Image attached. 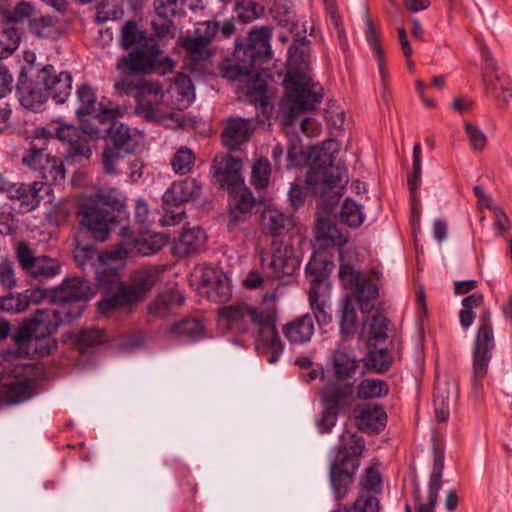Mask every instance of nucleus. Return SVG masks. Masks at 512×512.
<instances>
[{"label": "nucleus", "instance_id": "f257e3e1", "mask_svg": "<svg viewBox=\"0 0 512 512\" xmlns=\"http://www.w3.org/2000/svg\"><path fill=\"white\" fill-rule=\"evenodd\" d=\"M277 300L276 292L272 291L263 295L258 306L236 302L218 309L219 325L237 333L250 334L269 363L276 362L283 352L276 328Z\"/></svg>", "mask_w": 512, "mask_h": 512}, {"label": "nucleus", "instance_id": "f03ea898", "mask_svg": "<svg viewBox=\"0 0 512 512\" xmlns=\"http://www.w3.org/2000/svg\"><path fill=\"white\" fill-rule=\"evenodd\" d=\"M271 28L268 26L254 27L250 30L246 42H236L234 57L236 64L233 66L234 77L239 81L249 82L247 88V100L262 108L266 112L269 101L267 95V84L260 79L258 66L269 60L271 54L270 40Z\"/></svg>", "mask_w": 512, "mask_h": 512}, {"label": "nucleus", "instance_id": "7ed1b4c3", "mask_svg": "<svg viewBox=\"0 0 512 512\" xmlns=\"http://www.w3.org/2000/svg\"><path fill=\"white\" fill-rule=\"evenodd\" d=\"M126 208V199L118 189L104 188L94 196L82 198L77 215L91 236L103 242L109 237L110 224L126 217Z\"/></svg>", "mask_w": 512, "mask_h": 512}, {"label": "nucleus", "instance_id": "20e7f679", "mask_svg": "<svg viewBox=\"0 0 512 512\" xmlns=\"http://www.w3.org/2000/svg\"><path fill=\"white\" fill-rule=\"evenodd\" d=\"M286 95L280 103V114L286 125L292 124L301 113L310 111L322 99L321 88L307 72L289 69L284 79Z\"/></svg>", "mask_w": 512, "mask_h": 512}, {"label": "nucleus", "instance_id": "39448f33", "mask_svg": "<svg viewBox=\"0 0 512 512\" xmlns=\"http://www.w3.org/2000/svg\"><path fill=\"white\" fill-rule=\"evenodd\" d=\"M309 191L322 198L327 204L338 202L341 191L347 183L346 169L335 164L330 153L318 154L306 176Z\"/></svg>", "mask_w": 512, "mask_h": 512}, {"label": "nucleus", "instance_id": "423d86ee", "mask_svg": "<svg viewBox=\"0 0 512 512\" xmlns=\"http://www.w3.org/2000/svg\"><path fill=\"white\" fill-rule=\"evenodd\" d=\"M82 315V307L77 306L72 313L70 310H63L60 306L58 309L46 308L38 309L28 328L21 329L14 337L15 342L20 349L26 348L25 354L30 355L29 349L38 350V344L42 338H46L52 334L59 325L70 322Z\"/></svg>", "mask_w": 512, "mask_h": 512}, {"label": "nucleus", "instance_id": "0eeeda50", "mask_svg": "<svg viewBox=\"0 0 512 512\" xmlns=\"http://www.w3.org/2000/svg\"><path fill=\"white\" fill-rule=\"evenodd\" d=\"M175 67V61L165 56L155 38L135 47L117 62V69L126 75L159 73L165 75Z\"/></svg>", "mask_w": 512, "mask_h": 512}, {"label": "nucleus", "instance_id": "6e6552de", "mask_svg": "<svg viewBox=\"0 0 512 512\" xmlns=\"http://www.w3.org/2000/svg\"><path fill=\"white\" fill-rule=\"evenodd\" d=\"M51 133L44 127L33 130L30 147L22 156V164L47 183H59L65 178L63 161L55 156L45 153Z\"/></svg>", "mask_w": 512, "mask_h": 512}, {"label": "nucleus", "instance_id": "1a4fd4ad", "mask_svg": "<svg viewBox=\"0 0 512 512\" xmlns=\"http://www.w3.org/2000/svg\"><path fill=\"white\" fill-rule=\"evenodd\" d=\"M53 72L52 65L42 66L41 69L32 67L29 77L21 74L17 84V94L20 104L33 112L44 109L49 98V79Z\"/></svg>", "mask_w": 512, "mask_h": 512}, {"label": "nucleus", "instance_id": "9d476101", "mask_svg": "<svg viewBox=\"0 0 512 512\" xmlns=\"http://www.w3.org/2000/svg\"><path fill=\"white\" fill-rule=\"evenodd\" d=\"M219 32L224 38L231 37L235 32L233 22L226 20L222 25L217 21L199 22L195 26L193 36L183 39V47L187 51V57L195 66L199 62L210 58L211 53L207 46L215 39Z\"/></svg>", "mask_w": 512, "mask_h": 512}, {"label": "nucleus", "instance_id": "9b49d317", "mask_svg": "<svg viewBox=\"0 0 512 512\" xmlns=\"http://www.w3.org/2000/svg\"><path fill=\"white\" fill-rule=\"evenodd\" d=\"M169 236L163 232H145L134 236L129 228L123 227L120 233V244L106 253L110 260H123L128 254L150 256L167 245Z\"/></svg>", "mask_w": 512, "mask_h": 512}, {"label": "nucleus", "instance_id": "f8f14e48", "mask_svg": "<svg viewBox=\"0 0 512 512\" xmlns=\"http://www.w3.org/2000/svg\"><path fill=\"white\" fill-rule=\"evenodd\" d=\"M202 192V184L196 178L187 177L174 181L163 194L166 213L162 225L173 226L180 223L184 217L183 203L195 200Z\"/></svg>", "mask_w": 512, "mask_h": 512}, {"label": "nucleus", "instance_id": "ddd939ff", "mask_svg": "<svg viewBox=\"0 0 512 512\" xmlns=\"http://www.w3.org/2000/svg\"><path fill=\"white\" fill-rule=\"evenodd\" d=\"M483 64V85L485 93L491 97L499 107L506 108L512 99V82L508 75L499 71L489 49H481Z\"/></svg>", "mask_w": 512, "mask_h": 512}, {"label": "nucleus", "instance_id": "4468645a", "mask_svg": "<svg viewBox=\"0 0 512 512\" xmlns=\"http://www.w3.org/2000/svg\"><path fill=\"white\" fill-rule=\"evenodd\" d=\"M494 348L493 327L478 326L472 351V387L475 391L483 387Z\"/></svg>", "mask_w": 512, "mask_h": 512}, {"label": "nucleus", "instance_id": "2eb2a0df", "mask_svg": "<svg viewBox=\"0 0 512 512\" xmlns=\"http://www.w3.org/2000/svg\"><path fill=\"white\" fill-rule=\"evenodd\" d=\"M93 294L94 289L88 281L72 277L52 291L51 302L73 313L77 306H81L83 311L84 305L81 301L88 300Z\"/></svg>", "mask_w": 512, "mask_h": 512}, {"label": "nucleus", "instance_id": "dca6fc26", "mask_svg": "<svg viewBox=\"0 0 512 512\" xmlns=\"http://www.w3.org/2000/svg\"><path fill=\"white\" fill-rule=\"evenodd\" d=\"M76 94L80 104L76 114L81 121L92 115L101 123L113 122L124 115L125 109L119 106L105 107L102 102L97 103L94 90L87 84L80 85Z\"/></svg>", "mask_w": 512, "mask_h": 512}, {"label": "nucleus", "instance_id": "f3484780", "mask_svg": "<svg viewBox=\"0 0 512 512\" xmlns=\"http://www.w3.org/2000/svg\"><path fill=\"white\" fill-rule=\"evenodd\" d=\"M242 161L229 154H219L213 159L211 173L214 184L221 189L234 191L244 184Z\"/></svg>", "mask_w": 512, "mask_h": 512}, {"label": "nucleus", "instance_id": "a211bd4d", "mask_svg": "<svg viewBox=\"0 0 512 512\" xmlns=\"http://www.w3.org/2000/svg\"><path fill=\"white\" fill-rule=\"evenodd\" d=\"M86 134L94 138H99L101 131L88 124L84 125L83 129L72 125H62L56 130L57 139L68 145L70 154L89 158L92 151L88 145Z\"/></svg>", "mask_w": 512, "mask_h": 512}, {"label": "nucleus", "instance_id": "6ab92c4d", "mask_svg": "<svg viewBox=\"0 0 512 512\" xmlns=\"http://www.w3.org/2000/svg\"><path fill=\"white\" fill-rule=\"evenodd\" d=\"M86 134L94 138H99L101 131L88 124L84 125L83 129L72 125H62L56 130L57 139L68 145L70 154L89 158L92 151L88 145Z\"/></svg>", "mask_w": 512, "mask_h": 512}, {"label": "nucleus", "instance_id": "aec40b11", "mask_svg": "<svg viewBox=\"0 0 512 512\" xmlns=\"http://www.w3.org/2000/svg\"><path fill=\"white\" fill-rule=\"evenodd\" d=\"M24 369L16 367L10 374H0V400L16 404L27 400L31 395L29 379L23 375Z\"/></svg>", "mask_w": 512, "mask_h": 512}, {"label": "nucleus", "instance_id": "412c9836", "mask_svg": "<svg viewBox=\"0 0 512 512\" xmlns=\"http://www.w3.org/2000/svg\"><path fill=\"white\" fill-rule=\"evenodd\" d=\"M261 260L262 265L269 268L276 278L293 275L300 266V260L295 255L294 248L283 242L275 246L269 258L262 257Z\"/></svg>", "mask_w": 512, "mask_h": 512}, {"label": "nucleus", "instance_id": "4be33fe9", "mask_svg": "<svg viewBox=\"0 0 512 512\" xmlns=\"http://www.w3.org/2000/svg\"><path fill=\"white\" fill-rule=\"evenodd\" d=\"M50 190L48 183L32 182L29 184H12L9 188V197L18 203L19 212L27 213L36 209L43 199L42 191Z\"/></svg>", "mask_w": 512, "mask_h": 512}, {"label": "nucleus", "instance_id": "5701e85b", "mask_svg": "<svg viewBox=\"0 0 512 512\" xmlns=\"http://www.w3.org/2000/svg\"><path fill=\"white\" fill-rule=\"evenodd\" d=\"M159 269L148 267L132 273L129 284H121L130 300L134 303L142 301L159 279Z\"/></svg>", "mask_w": 512, "mask_h": 512}, {"label": "nucleus", "instance_id": "b1692460", "mask_svg": "<svg viewBox=\"0 0 512 512\" xmlns=\"http://www.w3.org/2000/svg\"><path fill=\"white\" fill-rule=\"evenodd\" d=\"M206 232L199 227L185 228L172 242L171 252L174 257L185 258L204 249Z\"/></svg>", "mask_w": 512, "mask_h": 512}, {"label": "nucleus", "instance_id": "393cba45", "mask_svg": "<svg viewBox=\"0 0 512 512\" xmlns=\"http://www.w3.org/2000/svg\"><path fill=\"white\" fill-rule=\"evenodd\" d=\"M253 133L252 122L241 117H231L226 120L221 138L223 145L229 150H236L248 142Z\"/></svg>", "mask_w": 512, "mask_h": 512}, {"label": "nucleus", "instance_id": "a878e982", "mask_svg": "<svg viewBox=\"0 0 512 512\" xmlns=\"http://www.w3.org/2000/svg\"><path fill=\"white\" fill-rule=\"evenodd\" d=\"M365 449V440L358 433L344 432L340 438V444L337 448V456L333 462L342 465L358 468L360 466L359 458Z\"/></svg>", "mask_w": 512, "mask_h": 512}, {"label": "nucleus", "instance_id": "bb28decb", "mask_svg": "<svg viewBox=\"0 0 512 512\" xmlns=\"http://www.w3.org/2000/svg\"><path fill=\"white\" fill-rule=\"evenodd\" d=\"M353 390L352 383L329 380L321 392L323 405L342 412L351 405Z\"/></svg>", "mask_w": 512, "mask_h": 512}, {"label": "nucleus", "instance_id": "cd10ccee", "mask_svg": "<svg viewBox=\"0 0 512 512\" xmlns=\"http://www.w3.org/2000/svg\"><path fill=\"white\" fill-rule=\"evenodd\" d=\"M261 226L271 236H280L292 233L296 227V220L276 207H266L261 213Z\"/></svg>", "mask_w": 512, "mask_h": 512}, {"label": "nucleus", "instance_id": "c85d7f7f", "mask_svg": "<svg viewBox=\"0 0 512 512\" xmlns=\"http://www.w3.org/2000/svg\"><path fill=\"white\" fill-rule=\"evenodd\" d=\"M146 96H160L164 98L163 87L156 81H143L138 84L137 98L139 102V112L142 113L147 119L160 120L164 115V111L159 103H152L145 101Z\"/></svg>", "mask_w": 512, "mask_h": 512}, {"label": "nucleus", "instance_id": "c756f323", "mask_svg": "<svg viewBox=\"0 0 512 512\" xmlns=\"http://www.w3.org/2000/svg\"><path fill=\"white\" fill-rule=\"evenodd\" d=\"M356 425L361 431H379L384 428L387 414L379 405H359L354 410Z\"/></svg>", "mask_w": 512, "mask_h": 512}, {"label": "nucleus", "instance_id": "7c9ffc66", "mask_svg": "<svg viewBox=\"0 0 512 512\" xmlns=\"http://www.w3.org/2000/svg\"><path fill=\"white\" fill-rule=\"evenodd\" d=\"M282 332L291 344L308 343L315 332L314 319L310 314L301 315L283 325Z\"/></svg>", "mask_w": 512, "mask_h": 512}, {"label": "nucleus", "instance_id": "2f4dec72", "mask_svg": "<svg viewBox=\"0 0 512 512\" xmlns=\"http://www.w3.org/2000/svg\"><path fill=\"white\" fill-rule=\"evenodd\" d=\"M201 284L204 287L210 288L209 297L215 301H224L230 295V289L227 283L222 279L219 271L211 266H201L196 269Z\"/></svg>", "mask_w": 512, "mask_h": 512}, {"label": "nucleus", "instance_id": "473e14b6", "mask_svg": "<svg viewBox=\"0 0 512 512\" xmlns=\"http://www.w3.org/2000/svg\"><path fill=\"white\" fill-rule=\"evenodd\" d=\"M327 285H321L318 281L310 286L308 297L311 310L317 323L321 325H327L332 321V315L330 313V305L328 303L327 296Z\"/></svg>", "mask_w": 512, "mask_h": 512}, {"label": "nucleus", "instance_id": "72a5a7b5", "mask_svg": "<svg viewBox=\"0 0 512 512\" xmlns=\"http://www.w3.org/2000/svg\"><path fill=\"white\" fill-rule=\"evenodd\" d=\"M457 394V386L448 379L436 380L434 390L435 415L439 422H445L450 415V396Z\"/></svg>", "mask_w": 512, "mask_h": 512}, {"label": "nucleus", "instance_id": "f704fd0d", "mask_svg": "<svg viewBox=\"0 0 512 512\" xmlns=\"http://www.w3.org/2000/svg\"><path fill=\"white\" fill-rule=\"evenodd\" d=\"M357 469L337 462L331 463L330 482L335 498L338 501L343 500L347 496L353 481V475Z\"/></svg>", "mask_w": 512, "mask_h": 512}, {"label": "nucleus", "instance_id": "c9c22d12", "mask_svg": "<svg viewBox=\"0 0 512 512\" xmlns=\"http://www.w3.org/2000/svg\"><path fill=\"white\" fill-rule=\"evenodd\" d=\"M332 365L334 375L340 381L351 378L359 367L355 355L346 348H337L334 351Z\"/></svg>", "mask_w": 512, "mask_h": 512}, {"label": "nucleus", "instance_id": "e433bc0d", "mask_svg": "<svg viewBox=\"0 0 512 512\" xmlns=\"http://www.w3.org/2000/svg\"><path fill=\"white\" fill-rule=\"evenodd\" d=\"M359 487L360 491L354 502H357L361 497L374 498L378 504V512H380V501L376 495L382 491V479L374 466L366 468L364 474L360 477Z\"/></svg>", "mask_w": 512, "mask_h": 512}, {"label": "nucleus", "instance_id": "4c0bfd02", "mask_svg": "<svg viewBox=\"0 0 512 512\" xmlns=\"http://www.w3.org/2000/svg\"><path fill=\"white\" fill-rule=\"evenodd\" d=\"M108 130L109 137L113 143L112 148H116L124 154L132 153L137 145L136 140L131 134L130 128L122 123L118 124L115 120Z\"/></svg>", "mask_w": 512, "mask_h": 512}, {"label": "nucleus", "instance_id": "58836bf2", "mask_svg": "<svg viewBox=\"0 0 512 512\" xmlns=\"http://www.w3.org/2000/svg\"><path fill=\"white\" fill-rule=\"evenodd\" d=\"M170 331L180 340L195 341L204 336V325L198 319L188 318L175 323Z\"/></svg>", "mask_w": 512, "mask_h": 512}, {"label": "nucleus", "instance_id": "ea45409f", "mask_svg": "<svg viewBox=\"0 0 512 512\" xmlns=\"http://www.w3.org/2000/svg\"><path fill=\"white\" fill-rule=\"evenodd\" d=\"M389 391V385L385 380L366 378L357 386V398L360 400L379 399L387 396Z\"/></svg>", "mask_w": 512, "mask_h": 512}, {"label": "nucleus", "instance_id": "a19ab883", "mask_svg": "<svg viewBox=\"0 0 512 512\" xmlns=\"http://www.w3.org/2000/svg\"><path fill=\"white\" fill-rule=\"evenodd\" d=\"M316 238L325 245L342 246L347 242V237L332 224L329 219L318 218L316 224Z\"/></svg>", "mask_w": 512, "mask_h": 512}, {"label": "nucleus", "instance_id": "79ce46f5", "mask_svg": "<svg viewBox=\"0 0 512 512\" xmlns=\"http://www.w3.org/2000/svg\"><path fill=\"white\" fill-rule=\"evenodd\" d=\"M72 89V76L68 72H61L55 75L53 70L49 79V97L56 103H63L70 95Z\"/></svg>", "mask_w": 512, "mask_h": 512}, {"label": "nucleus", "instance_id": "37998d69", "mask_svg": "<svg viewBox=\"0 0 512 512\" xmlns=\"http://www.w3.org/2000/svg\"><path fill=\"white\" fill-rule=\"evenodd\" d=\"M230 193V206L232 209L237 210L241 214L250 213L256 206V198L252 192L243 185L239 188H235Z\"/></svg>", "mask_w": 512, "mask_h": 512}, {"label": "nucleus", "instance_id": "c03bdc74", "mask_svg": "<svg viewBox=\"0 0 512 512\" xmlns=\"http://www.w3.org/2000/svg\"><path fill=\"white\" fill-rule=\"evenodd\" d=\"M182 304V297L178 292L169 291L160 294L150 305L149 311L159 317H165L170 310Z\"/></svg>", "mask_w": 512, "mask_h": 512}, {"label": "nucleus", "instance_id": "a18cd8bd", "mask_svg": "<svg viewBox=\"0 0 512 512\" xmlns=\"http://www.w3.org/2000/svg\"><path fill=\"white\" fill-rule=\"evenodd\" d=\"M171 92L177 95V105L180 108H185L195 98L191 79L182 73L175 77Z\"/></svg>", "mask_w": 512, "mask_h": 512}, {"label": "nucleus", "instance_id": "49530a36", "mask_svg": "<svg viewBox=\"0 0 512 512\" xmlns=\"http://www.w3.org/2000/svg\"><path fill=\"white\" fill-rule=\"evenodd\" d=\"M29 31L39 38H51L58 32L57 21L51 16L36 15L29 21Z\"/></svg>", "mask_w": 512, "mask_h": 512}, {"label": "nucleus", "instance_id": "de8ad7c7", "mask_svg": "<svg viewBox=\"0 0 512 512\" xmlns=\"http://www.w3.org/2000/svg\"><path fill=\"white\" fill-rule=\"evenodd\" d=\"M153 38L148 36L146 32L139 30L136 23L128 21L122 28L120 41L124 49H130L141 46L142 43Z\"/></svg>", "mask_w": 512, "mask_h": 512}, {"label": "nucleus", "instance_id": "09e8293b", "mask_svg": "<svg viewBox=\"0 0 512 512\" xmlns=\"http://www.w3.org/2000/svg\"><path fill=\"white\" fill-rule=\"evenodd\" d=\"M483 295L481 293H473L462 300L463 309L459 313L460 324L463 328H469L474 320L475 313L473 309H477L483 306Z\"/></svg>", "mask_w": 512, "mask_h": 512}, {"label": "nucleus", "instance_id": "8fccbe9b", "mask_svg": "<svg viewBox=\"0 0 512 512\" xmlns=\"http://www.w3.org/2000/svg\"><path fill=\"white\" fill-rule=\"evenodd\" d=\"M195 160V154L191 149L180 147L171 159V166L176 174L186 175L192 171Z\"/></svg>", "mask_w": 512, "mask_h": 512}, {"label": "nucleus", "instance_id": "3c124183", "mask_svg": "<svg viewBox=\"0 0 512 512\" xmlns=\"http://www.w3.org/2000/svg\"><path fill=\"white\" fill-rule=\"evenodd\" d=\"M365 215L362 206L352 199H346L340 211L341 222L350 227H359L364 221Z\"/></svg>", "mask_w": 512, "mask_h": 512}, {"label": "nucleus", "instance_id": "603ef678", "mask_svg": "<svg viewBox=\"0 0 512 512\" xmlns=\"http://www.w3.org/2000/svg\"><path fill=\"white\" fill-rule=\"evenodd\" d=\"M60 273V265L56 259L48 256H38L28 273L36 278H49Z\"/></svg>", "mask_w": 512, "mask_h": 512}, {"label": "nucleus", "instance_id": "864d4df0", "mask_svg": "<svg viewBox=\"0 0 512 512\" xmlns=\"http://www.w3.org/2000/svg\"><path fill=\"white\" fill-rule=\"evenodd\" d=\"M357 312L350 298H347L342 307V315L340 318V330L345 336H349L356 331Z\"/></svg>", "mask_w": 512, "mask_h": 512}, {"label": "nucleus", "instance_id": "5fc2aeb1", "mask_svg": "<svg viewBox=\"0 0 512 512\" xmlns=\"http://www.w3.org/2000/svg\"><path fill=\"white\" fill-rule=\"evenodd\" d=\"M271 175V166L267 158L258 159L252 166V183L257 189L268 186Z\"/></svg>", "mask_w": 512, "mask_h": 512}, {"label": "nucleus", "instance_id": "6e6d98bb", "mask_svg": "<svg viewBox=\"0 0 512 512\" xmlns=\"http://www.w3.org/2000/svg\"><path fill=\"white\" fill-rule=\"evenodd\" d=\"M442 473L440 470H434L430 476L428 503H422L418 507L417 512H434L438 494L441 489Z\"/></svg>", "mask_w": 512, "mask_h": 512}, {"label": "nucleus", "instance_id": "4d7b16f0", "mask_svg": "<svg viewBox=\"0 0 512 512\" xmlns=\"http://www.w3.org/2000/svg\"><path fill=\"white\" fill-rule=\"evenodd\" d=\"M134 304L126 294L125 290L121 286H118L115 294L102 299L98 303V307L101 313H109L110 311L119 308L121 306Z\"/></svg>", "mask_w": 512, "mask_h": 512}, {"label": "nucleus", "instance_id": "13d9d810", "mask_svg": "<svg viewBox=\"0 0 512 512\" xmlns=\"http://www.w3.org/2000/svg\"><path fill=\"white\" fill-rule=\"evenodd\" d=\"M124 160V153L116 148L106 147L102 153V165L106 174H117L121 171L120 166Z\"/></svg>", "mask_w": 512, "mask_h": 512}, {"label": "nucleus", "instance_id": "bf43d9fd", "mask_svg": "<svg viewBox=\"0 0 512 512\" xmlns=\"http://www.w3.org/2000/svg\"><path fill=\"white\" fill-rule=\"evenodd\" d=\"M80 351L83 353L90 347L97 346L107 341L105 332L101 329L82 330L77 337Z\"/></svg>", "mask_w": 512, "mask_h": 512}, {"label": "nucleus", "instance_id": "052dcab7", "mask_svg": "<svg viewBox=\"0 0 512 512\" xmlns=\"http://www.w3.org/2000/svg\"><path fill=\"white\" fill-rule=\"evenodd\" d=\"M263 12V6L252 0H243L236 6L237 17L244 23H248L259 18Z\"/></svg>", "mask_w": 512, "mask_h": 512}, {"label": "nucleus", "instance_id": "680f3d73", "mask_svg": "<svg viewBox=\"0 0 512 512\" xmlns=\"http://www.w3.org/2000/svg\"><path fill=\"white\" fill-rule=\"evenodd\" d=\"M365 328L368 330L370 341H382L387 336V319L383 315L376 313L372 315L369 320H367Z\"/></svg>", "mask_w": 512, "mask_h": 512}, {"label": "nucleus", "instance_id": "e2e57ef3", "mask_svg": "<svg viewBox=\"0 0 512 512\" xmlns=\"http://www.w3.org/2000/svg\"><path fill=\"white\" fill-rule=\"evenodd\" d=\"M421 144L417 142L413 147V164L412 172L408 179L409 189L412 195H415L420 182L422 173Z\"/></svg>", "mask_w": 512, "mask_h": 512}, {"label": "nucleus", "instance_id": "0e129e2a", "mask_svg": "<svg viewBox=\"0 0 512 512\" xmlns=\"http://www.w3.org/2000/svg\"><path fill=\"white\" fill-rule=\"evenodd\" d=\"M465 133L470 147L475 152H481L487 145L486 134L475 124L464 122Z\"/></svg>", "mask_w": 512, "mask_h": 512}, {"label": "nucleus", "instance_id": "69168bd1", "mask_svg": "<svg viewBox=\"0 0 512 512\" xmlns=\"http://www.w3.org/2000/svg\"><path fill=\"white\" fill-rule=\"evenodd\" d=\"M4 18L11 23H18L24 20L30 21L31 18L36 16L34 7L28 2H20L13 10L3 12Z\"/></svg>", "mask_w": 512, "mask_h": 512}, {"label": "nucleus", "instance_id": "338daca9", "mask_svg": "<svg viewBox=\"0 0 512 512\" xmlns=\"http://www.w3.org/2000/svg\"><path fill=\"white\" fill-rule=\"evenodd\" d=\"M0 309L11 313H21L28 309L24 292L0 297Z\"/></svg>", "mask_w": 512, "mask_h": 512}, {"label": "nucleus", "instance_id": "774afa93", "mask_svg": "<svg viewBox=\"0 0 512 512\" xmlns=\"http://www.w3.org/2000/svg\"><path fill=\"white\" fill-rule=\"evenodd\" d=\"M366 366L376 372H384L391 365L390 355L385 349L373 350L366 359Z\"/></svg>", "mask_w": 512, "mask_h": 512}]
</instances>
